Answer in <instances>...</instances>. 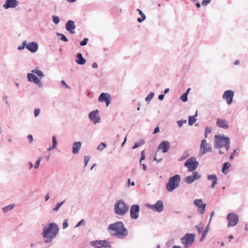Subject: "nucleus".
I'll list each match as a JSON object with an SVG mask.
<instances>
[{
    "label": "nucleus",
    "mask_w": 248,
    "mask_h": 248,
    "mask_svg": "<svg viewBox=\"0 0 248 248\" xmlns=\"http://www.w3.org/2000/svg\"><path fill=\"white\" fill-rule=\"evenodd\" d=\"M59 229L56 223L52 222L45 225L43 229L42 236L46 243H51L58 234Z\"/></svg>",
    "instance_id": "nucleus-1"
},
{
    "label": "nucleus",
    "mask_w": 248,
    "mask_h": 248,
    "mask_svg": "<svg viewBox=\"0 0 248 248\" xmlns=\"http://www.w3.org/2000/svg\"><path fill=\"white\" fill-rule=\"evenodd\" d=\"M108 230L116 232L114 235L117 236H126L128 233V230L124 227V223L121 221L109 224Z\"/></svg>",
    "instance_id": "nucleus-2"
},
{
    "label": "nucleus",
    "mask_w": 248,
    "mask_h": 248,
    "mask_svg": "<svg viewBox=\"0 0 248 248\" xmlns=\"http://www.w3.org/2000/svg\"><path fill=\"white\" fill-rule=\"evenodd\" d=\"M180 180L181 177L179 174H175L170 177L166 184L167 190L169 192L174 190L179 186Z\"/></svg>",
    "instance_id": "nucleus-3"
},
{
    "label": "nucleus",
    "mask_w": 248,
    "mask_h": 248,
    "mask_svg": "<svg viewBox=\"0 0 248 248\" xmlns=\"http://www.w3.org/2000/svg\"><path fill=\"white\" fill-rule=\"evenodd\" d=\"M128 210V206L126 205L123 200H119L114 205V213L115 214L124 216Z\"/></svg>",
    "instance_id": "nucleus-4"
},
{
    "label": "nucleus",
    "mask_w": 248,
    "mask_h": 248,
    "mask_svg": "<svg viewBox=\"0 0 248 248\" xmlns=\"http://www.w3.org/2000/svg\"><path fill=\"white\" fill-rule=\"evenodd\" d=\"M196 238L195 233H186L180 238V242L184 245V248H188L194 242Z\"/></svg>",
    "instance_id": "nucleus-5"
},
{
    "label": "nucleus",
    "mask_w": 248,
    "mask_h": 248,
    "mask_svg": "<svg viewBox=\"0 0 248 248\" xmlns=\"http://www.w3.org/2000/svg\"><path fill=\"white\" fill-rule=\"evenodd\" d=\"M199 163L196 160V158L194 156L188 158L185 162L184 166L188 169L189 171H195L199 166Z\"/></svg>",
    "instance_id": "nucleus-6"
},
{
    "label": "nucleus",
    "mask_w": 248,
    "mask_h": 248,
    "mask_svg": "<svg viewBox=\"0 0 248 248\" xmlns=\"http://www.w3.org/2000/svg\"><path fill=\"white\" fill-rule=\"evenodd\" d=\"M229 137L223 135H216L215 136L214 147L215 148L220 149L223 147L224 144L225 143L226 140L228 139Z\"/></svg>",
    "instance_id": "nucleus-7"
},
{
    "label": "nucleus",
    "mask_w": 248,
    "mask_h": 248,
    "mask_svg": "<svg viewBox=\"0 0 248 248\" xmlns=\"http://www.w3.org/2000/svg\"><path fill=\"white\" fill-rule=\"evenodd\" d=\"M146 206L154 211L158 213H161L164 209L163 202L162 200L157 201L154 204L147 203Z\"/></svg>",
    "instance_id": "nucleus-8"
},
{
    "label": "nucleus",
    "mask_w": 248,
    "mask_h": 248,
    "mask_svg": "<svg viewBox=\"0 0 248 248\" xmlns=\"http://www.w3.org/2000/svg\"><path fill=\"white\" fill-rule=\"evenodd\" d=\"M212 151V148L209 145L207 144L206 140L204 139L202 140L199 156L201 157L207 152H211Z\"/></svg>",
    "instance_id": "nucleus-9"
},
{
    "label": "nucleus",
    "mask_w": 248,
    "mask_h": 248,
    "mask_svg": "<svg viewBox=\"0 0 248 248\" xmlns=\"http://www.w3.org/2000/svg\"><path fill=\"white\" fill-rule=\"evenodd\" d=\"M228 220V227L231 226H234L237 225L239 221L238 216L234 213H229L227 217Z\"/></svg>",
    "instance_id": "nucleus-10"
},
{
    "label": "nucleus",
    "mask_w": 248,
    "mask_h": 248,
    "mask_svg": "<svg viewBox=\"0 0 248 248\" xmlns=\"http://www.w3.org/2000/svg\"><path fill=\"white\" fill-rule=\"evenodd\" d=\"M140 210V205L137 204H133L130 209V216L132 219H137L139 217Z\"/></svg>",
    "instance_id": "nucleus-11"
},
{
    "label": "nucleus",
    "mask_w": 248,
    "mask_h": 248,
    "mask_svg": "<svg viewBox=\"0 0 248 248\" xmlns=\"http://www.w3.org/2000/svg\"><path fill=\"white\" fill-rule=\"evenodd\" d=\"M27 78L28 81L35 83L39 88H41L43 86V84L40 79L32 72L31 73H29L27 74Z\"/></svg>",
    "instance_id": "nucleus-12"
},
{
    "label": "nucleus",
    "mask_w": 248,
    "mask_h": 248,
    "mask_svg": "<svg viewBox=\"0 0 248 248\" xmlns=\"http://www.w3.org/2000/svg\"><path fill=\"white\" fill-rule=\"evenodd\" d=\"M98 110L95 109L91 111L89 114V119L94 124L99 123L101 122V118L98 115Z\"/></svg>",
    "instance_id": "nucleus-13"
},
{
    "label": "nucleus",
    "mask_w": 248,
    "mask_h": 248,
    "mask_svg": "<svg viewBox=\"0 0 248 248\" xmlns=\"http://www.w3.org/2000/svg\"><path fill=\"white\" fill-rule=\"evenodd\" d=\"M234 92L231 90H226L224 92L222 98L226 100L228 105H231L233 101Z\"/></svg>",
    "instance_id": "nucleus-14"
},
{
    "label": "nucleus",
    "mask_w": 248,
    "mask_h": 248,
    "mask_svg": "<svg viewBox=\"0 0 248 248\" xmlns=\"http://www.w3.org/2000/svg\"><path fill=\"white\" fill-rule=\"evenodd\" d=\"M98 101L99 102H105L107 107L110 104L111 96L108 93H102L98 97Z\"/></svg>",
    "instance_id": "nucleus-15"
},
{
    "label": "nucleus",
    "mask_w": 248,
    "mask_h": 248,
    "mask_svg": "<svg viewBox=\"0 0 248 248\" xmlns=\"http://www.w3.org/2000/svg\"><path fill=\"white\" fill-rule=\"evenodd\" d=\"M201 177V175L197 171H193L191 175L187 176L185 178V181L187 184H190Z\"/></svg>",
    "instance_id": "nucleus-16"
},
{
    "label": "nucleus",
    "mask_w": 248,
    "mask_h": 248,
    "mask_svg": "<svg viewBox=\"0 0 248 248\" xmlns=\"http://www.w3.org/2000/svg\"><path fill=\"white\" fill-rule=\"evenodd\" d=\"M18 4L19 2L17 0H6L5 3L3 5V7L5 9L15 8L18 6Z\"/></svg>",
    "instance_id": "nucleus-17"
},
{
    "label": "nucleus",
    "mask_w": 248,
    "mask_h": 248,
    "mask_svg": "<svg viewBox=\"0 0 248 248\" xmlns=\"http://www.w3.org/2000/svg\"><path fill=\"white\" fill-rule=\"evenodd\" d=\"M65 29L71 34L75 33L76 25L75 22L72 20H68L65 25Z\"/></svg>",
    "instance_id": "nucleus-18"
},
{
    "label": "nucleus",
    "mask_w": 248,
    "mask_h": 248,
    "mask_svg": "<svg viewBox=\"0 0 248 248\" xmlns=\"http://www.w3.org/2000/svg\"><path fill=\"white\" fill-rule=\"evenodd\" d=\"M170 146V143L168 141L163 140L158 146L157 149L158 150H162V152L165 153H167L169 151Z\"/></svg>",
    "instance_id": "nucleus-19"
},
{
    "label": "nucleus",
    "mask_w": 248,
    "mask_h": 248,
    "mask_svg": "<svg viewBox=\"0 0 248 248\" xmlns=\"http://www.w3.org/2000/svg\"><path fill=\"white\" fill-rule=\"evenodd\" d=\"M26 48L31 52L34 53L38 49V45L37 42H31L28 44L27 43Z\"/></svg>",
    "instance_id": "nucleus-20"
},
{
    "label": "nucleus",
    "mask_w": 248,
    "mask_h": 248,
    "mask_svg": "<svg viewBox=\"0 0 248 248\" xmlns=\"http://www.w3.org/2000/svg\"><path fill=\"white\" fill-rule=\"evenodd\" d=\"M207 180L212 181V184L210 187L212 188H214L217 184V178L215 174H210L207 176Z\"/></svg>",
    "instance_id": "nucleus-21"
},
{
    "label": "nucleus",
    "mask_w": 248,
    "mask_h": 248,
    "mask_svg": "<svg viewBox=\"0 0 248 248\" xmlns=\"http://www.w3.org/2000/svg\"><path fill=\"white\" fill-rule=\"evenodd\" d=\"M76 62L79 65H83L86 63V60L83 57L81 53H78L76 56Z\"/></svg>",
    "instance_id": "nucleus-22"
},
{
    "label": "nucleus",
    "mask_w": 248,
    "mask_h": 248,
    "mask_svg": "<svg viewBox=\"0 0 248 248\" xmlns=\"http://www.w3.org/2000/svg\"><path fill=\"white\" fill-rule=\"evenodd\" d=\"M217 125L220 128L228 129L229 127V124L224 120L217 119L216 123Z\"/></svg>",
    "instance_id": "nucleus-23"
},
{
    "label": "nucleus",
    "mask_w": 248,
    "mask_h": 248,
    "mask_svg": "<svg viewBox=\"0 0 248 248\" xmlns=\"http://www.w3.org/2000/svg\"><path fill=\"white\" fill-rule=\"evenodd\" d=\"M81 143L80 141H76L73 143L72 147V152L73 154H77L78 153L81 148Z\"/></svg>",
    "instance_id": "nucleus-24"
},
{
    "label": "nucleus",
    "mask_w": 248,
    "mask_h": 248,
    "mask_svg": "<svg viewBox=\"0 0 248 248\" xmlns=\"http://www.w3.org/2000/svg\"><path fill=\"white\" fill-rule=\"evenodd\" d=\"M91 245L95 248H102V240L93 241L91 242Z\"/></svg>",
    "instance_id": "nucleus-25"
},
{
    "label": "nucleus",
    "mask_w": 248,
    "mask_h": 248,
    "mask_svg": "<svg viewBox=\"0 0 248 248\" xmlns=\"http://www.w3.org/2000/svg\"><path fill=\"white\" fill-rule=\"evenodd\" d=\"M231 164L229 162L224 163L222 165L221 171L223 173L226 174L228 172V169L230 167Z\"/></svg>",
    "instance_id": "nucleus-26"
},
{
    "label": "nucleus",
    "mask_w": 248,
    "mask_h": 248,
    "mask_svg": "<svg viewBox=\"0 0 248 248\" xmlns=\"http://www.w3.org/2000/svg\"><path fill=\"white\" fill-rule=\"evenodd\" d=\"M197 116V111L196 112V113L193 116H188V125L191 126L193 125L196 121L197 119L196 117Z\"/></svg>",
    "instance_id": "nucleus-27"
},
{
    "label": "nucleus",
    "mask_w": 248,
    "mask_h": 248,
    "mask_svg": "<svg viewBox=\"0 0 248 248\" xmlns=\"http://www.w3.org/2000/svg\"><path fill=\"white\" fill-rule=\"evenodd\" d=\"M209 226H210V224H207L204 230L203 231V232H202V236L200 239V242H202L205 239V238L207 235V233L209 230Z\"/></svg>",
    "instance_id": "nucleus-28"
},
{
    "label": "nucleus",
    "mask_w": 248,
    "mask_h": 248,
    "mask_svg": "<svg viewBox=\"0 0 248 248\" xmlns=\"http://www.w3.org/2000/svg\"><path fill=\"white\" fill-rule=\"evenodd\" d=\"M137 11L139 12V15L141 16V17L138 18L137 21L139 23H141L146 19V16L141 10L137 9Z\"/></svg>",
    "instance_id": "nucleus-29"
},
{
    "label": "nucleus",
    "mask_w": 248,
    "mask_h": 248,
    "mask_svg": "<svg viewBox=\"0 0 248 248\" xmlns=\"http://www.w3.org/2000/svg\"><path fill=\"white\" fill-rule=\"evenodd\" d=\"M31 71L32 73L36 74L39 77L41 78L44 77L45 76L43 72L42 71L39 70L38 67H36V68L32 70Z\"/></svg>",
    "instance_id": "nucleus-30"
},
{
    "label": "nucleus",
    "mask_w": 248,
    "mask_h": 248,
    "mask_svg": "<svg viewBox=\"0 0 248 248\" xmlns=\"http://www.w3.org/2000/svg\"><path fill=\"white\" fill-rule=\"evenodd\" d=\"M206 206V203L200 204V206H198L199 212L201 214H203L205 212Z\"/></svg>",
    "instance_id": "nucleus-31"
},
{
    "label": "nucleus",
    "mask_w": 248,
    "mask_h": 248,
    "mask_svg": "<svg viewBox=\"0 0 248 248\" xmlns=\"http://www.w3.org/2000/svg\"><path fill=\"white\" fill-rule=\"evenodd\" d=\"M102 247L105 248H111V245L110 242L106 240H102Z\"/></svg>",
    "instance_id": "nucleus-32"
},
{
    "label": "nucleus",
    "mask_w": 248,
    "mask_h": 248,
    "mask_svg": "<svg viewBox=\"0 0 248 248\" xmlns=\"http://www.w3.org/2000/svg\"><path fill=\"white\" fill-rule=\"evenodd\" d=\"M56 35L57 36H60V40L63 42H67L68 41V39L67 38V37L65 36V35L62 33L57 32Z\"/></svg>",
    "instance_id": "nucleus-33"
},
{
    "label": "nucleus",
    "mask_w": 248,
    "mask_h": 248,
    "mask_svg": "<svg viewBox=\"0 0 248 248\" xmlns=\"http://www.w3.org/2000/svg\"><path fill=\"white\" fill-rule=\"evenodd\" d=\"M65 200L63 201L62 202H57L55 207L52 209V211L54 212H57L60 207L65 202Z\"/></svg>",
    "instance_id": "nucleus-34"
},
{
    "label": "nucleus",
    "mask_w": 248,
    "mask_h": 248,
    "mask_svg": "<svg viewBox=\"0 0 248 248\" xmlns=\"http://www.w3.org/2000/svg\"><path fill=\"white\" fill-rule=\"evenodd\" d=\"M15 205L14 204H10L9 205L6 206L2 208L3 211L5 213L11 210L14 207Z\"/></svg>",
    "instance_id": "nucleus-35"
},
{
    "label": "nucleus",
    "mask_w": 248,
    "mask_h": 248,
    "mask_svg": "<svg viewBox=\"0 0 248 248\" xmlns=\"http://www.w3.org/2000/svg\"><path fill=\"white\" fill-rule=\"evenodd\" d=\"M144 143H145V142L143 140H142L140 142H135L134 145L132 146V148L133 149H136V148H138L141 145L144 144Z\"/></svg>",
    "instance_id": "nucleus-36"
},
{
    "label": "nucleus",
    "mask_w": 248,
    "mask_h": 248,
    "mask_svg": "<svg viewBox=\"0 0 248 248\" xmlns=\"http://www.w3.org/2000/svg\"><path fill=\"white\" fill-rule=\"evenodd\" d=\"M188 151H186L183 152L182 156L179 159V161H182L185 160L189 156Z\"/></svg>",
    "instance_id": "nucleus-37"
},
{
    "label": "nucleus",
    "mask_w": 248,
    "mask_h": 248,
    "mask_svg": "<svg viewBox=\"0 0 248 248\" xmlns=\"http://www.w3.org/2000/svg\"><path fill=\"white\" fill-rule=\"evenodd\" d=\"M155 95V93L154 92H150L148 95L145 97V100L146 102L150 101Z\"/></svg>",
    "instance_id": "nucleus-38"
},
{
    "label": "nucleus",
    "mask_w": 248,
    "mask_h": 248,
    "mask_svg": "<svg viewBox=\"0 0 248 248\" xmlns=\"http://www.w3.org/2000/svg\"><path fill=\"white\" fill-rule=\"evenodd\" d=\"M225 143L224 144L223 147L225 148L226 151H228L230 147V139L229 138L228 139L226 140Z\"/></svg>",
    "instance_id": "nucleus-39"
},
{
    "label": "nucleus",
    "mask_w": 248,
    "mask_h": 248,
    "mask_svg": "<svg viewBox=\"0 0 248 248\" xmlns=\"http://www.w3.org/2000/svg\"><path fill=\"white\" fill-rule=\"evenodd\" d=\"M187 96V93H183L180 97V100L183 102H186L188 100Z\"/></svg>",
    "instance_id": "nucleus-40"
},
{
    "label": "nucleus",
    "mask_w": 248,
    "mask_h": 248,
    "mask_svg": "<svg viewBox=\"0 0 248 248\" xmlns=\"http://www.w3.org/2000/svg\"><path fill=\"white\" fill-rule=\"evenodd\" d=\"M52 21L55 24L57 25L60 22V19L58 16L54 15L52 16Z\"/></svg>",
    "instance_id": "nucleus-41"
},
{
    "label": "nucleus",
    "mask_w": 248,
    "mask_h": 248,
    "mask_svg": "<svg viewBox=\"0 0 248 248\" xmlns=\"http://www.w3.org/2000/svg\"><path fill=\"white\" fill-rule=\"evenodd\" d=\"M26 45H27V41L25 40L22 42V44L21 45H20L17 47V49L19 50H23L25 48V47L26 48Z\"/></svg>",
    "instance_id": "nucleus-42"
},
{
    "label": "nucleus",
    "mask_w": 248,
    "mask_h": 248,
    "mask_svg": "<svg viewBox=\"0 0 248 248\" xmlns=\"http://www.w3.org/2000/svg\"><path fill=\"white\" fill-rule=\"evenodd\" d=\"M202 204H203V203L202 199H196L194 201V204L197 207Z\"/></svg>",
    "instance_id": "nucleus-43"
},
{
    "label": "nucleus",
    "mask_w": 248,
    "mask_h": 248,
    "mask_svg": "<svg viewBox=\"0 0 248 248\" xmlns=\"http://www.w3.org/2000/svg\"><path fill=\"white\" fill-rule=\"evenodd\" d=\"M196 228L198 233H201L203 230V227L202 226V222L200 224L196 226Z\"/></svg>",
    "instance_id": "nucleus-44"
},
{
    "label": "nucleus",
    "mask_w": 248,
    "mask_h": 248,
    "mask_svg": "<svg viewBox=\"0 0 248 248\" xmlns=\"http://www.w3.org/2000/svg\"><path fill=\"white\" fill-rule=\"evenodd\" d=\"M107 145L104 142H101L97 147V149L98 150L102 151L106 147Z\"/></svg>",
    "instance_id": "nucleus-45"
},
{
    "label": "nucleus",
    "mask_w": 248,
    "mask_h": 248,
    "mask_svg": "<svg viewBox=\"0 0 248 248\" xmlns=\"http://www.w3.org/2000/svg\"><path fill=\"white\" fill-rule=\"evenodd\" d=\"M239 149L237 148L236 149H234L233 150V153L230 156L229 159L232 160L234 158V154H238L239 152Z\"/></svg>",
    "instance_id": "nucleus-46"
},
{
    "label": "nucleus",
    "mask_w": 248,
    "mask_h": 248,
    "mask_svg": "<svg viewBox=\"0 0 248 248\" xmlns=\"http://www.w3.org/2000/svg\"><path fill=\"white\" fill-rule=\"evenodd\" d=\"M186 120H180L177 122V125L179 127H181L183 126L184 124H186Z\"/></svg>",
    "instance_id": "nucleus-47"
},
{
    "label": "nucleus",
    "mask_w": 248,
    "mask_h": 248,
    "mask_svg": "<svg viewBox=\"0 0 248 248\" xmlns=\"http://www.w3.org/2000/svg\"><path fill=\"white\" fill-rule=\"evenodd\" d=\"M88 38H84V39L80 42V45L81 46H84L87 45L88 42Z\"/></svg>",
    "instance_id": "nucleus-48"
},
{
    "label": "nucleus",
    "mask_w": 248,
    "mask_h": 248,
    "mask_svg": "<svg viewBox=\"0 0 248 248\" xmlns=\"http://www.w3.org/2000/svg\"><path fill=\"white\" fill-rule=\"evenodd\" d=\"M211 131H212L211 127H206L205 129V134H204L205 138H206L207 134L210 133L211 132Z\"/></svg>",
    "instance_id": "nucleus-49"
},
{
    "label": "nucleus",
    "mask_w": 248,
    "mask_h": 248,
    "mask_svg": "<svg viewBox=\"0 0 248 248\" xmlns=\"http://www.w3.org/2000/svg\"><path fill=\"white\" fill-rule=\"evenodd\" d=\"M174 243V239L171 238L168 241H167L166 243V245L167 247H169L171 246Z\"/></svg>",
    "instance_id": "nucleus-50"
},
{
    "label": "nucleus",
    "mask_w": 248,
    "mask_h": 248,
    "mask_svg": "<svg viewBox=\"0 0 248 248\" xmlns=\"http://www.w3.org/2000/svg\"><path fill=\"white\" fill-rule=\"evenodd\" d=\"M52 145L53 147H56L57 144V141L56 137L55 136H52Z\"/></svg>",
    "instance_id": "nucleus-51"
},
{
    "label": "nucleus",
    "mask_w": 248,
    "mask_h": 248,
    "mask_svg": "<svg viewBox=\"0 0 248 248\" xmlns=\"http://www.w3.org/2000/svg\"><path fill=\"white\" fill-rule=\"evenodd\" d=\"M41 160V158L40 157H39L37 159V160L36 161L35 164L34 166V168L35 169H36L39 167V166L40 165V163Z\"/></svg>",
    "instance_id": "nucleus-52"
},
{
    "label": "nucleus",
    "mask_w": 248,
    "mask_h": 248,
    "mask_svg": "<svg viewBox=\"0 0 248 248\" xmlns=\"http://www.w3.org/2000/svg\"><path fill=\"white\" fill-rule=\"evenodd\" d=\"M40 113V108H35L34 110V115L35 117H38Z\"/></svg>",
    "instance_id": "nucleus-53"
},
{
    "label": "nucleus",
    "mask_w": 248,
    "mask_h": 248,
    "mask_svg": "<svg viewBox=\"0 0 248 248\" xmlns=\"http://www.w3.org/2000/svg\"><path fill=\"white\" fill-rule=\"evenodd\" d=\"M211 0H203L201 4L203 6H206L207 4L210 3Z\"/></svg>",
    "instance_id": "nucleus-54"
},
{
    "label": "nucleus",
    "mask_w": 248,
    "mask_h": 248,
    "mask_svg": "<svg viewBox=\"0 0 248 248\" xmlns=\"http://www.w3.org/2000/svg\"><path fill=\"white\" fill-rule=\"evenodd\" d=\"M85 223V221L84 219H82L81 220H80L76 225L75 227H78L80 226L81 225H83Z\"/></svg>",
    "instance_id": "nucleus-55"
},
{
    "label": "nucleus",
    "mask_w": 248,
    "mask_h": 248,
    "mask_svg": "<svg viewBox=\"0 0 248 248\" xmlns=\"http://www.w3.org/2000/svg\"><path fill=\"white\" fill-rule=\"evenodd\" d=\"M131 180L130 179H128L127 180V183H126V185H127V187H129L130 186V185H131L132 186H134L135 184V182H132L131 183L130 182Z\"/></svg>",
    "instance_id": "nucleus-56"
},
{
    "label": "nucleus",
    "mask_w": 248,
    "mask_h": 248,
    "mask_svg": "<svg viewBox=\"0 0 248 248\" xmlns=\"http://www.w3.org/2000/svg\"><path fill=\"white\" fill-rule=\"evenodd\" d=\"M90 159V157L89 156H84V163H85V166H86L88 164V163Z\"/></svg>",
    "instance_id": "nucleus-57"
},
{
    "label": "nucleus",
    "mask_w": 248,
    "mask_h": 248,
    "mask_svg": "<svg viewBox=\"0 0 248 248\" xmlns=\"http://www.w3.org/2000/svg\"><path fill=\"white\" fill-rule=\"evenodd\" d=\"M68 226V223L67 222V219H65L62 223V228L63 229H66Z\"/></svg>",
    "instance_id": "nucleus-58"
},
{
    "label": "nucleus",
    "mask_w": 248,
    "mask_h": 248,
    "mask_svg": "<svg viewBox=\"0 0 248 248\" xmlns=\"http://www.w3.org/2000/svg\"><path fill=\"white\" fill-rule=\"evenodd\" d=\"M61 85L62 86H64V87H65L67 89H69L70 88V87L66 84L65 81L64 80H63L61 81Z\"/></svg>",
    "instance_id": "nucleus-59"
},
{
    "label": "nucleus",
    "mask_w": 248,
    "mask_h": 248,
    "mask_svg": "<svg viewBox=\"0 0 248 248\" xmlns=\"http://www.w3.org/2000/svg\"><path fill=\"white\" fill-rule=\"evenodd\" d=\"M27 138L30 143H31L33 140V136L31 134L28 135Z\"/></svg>",
    "instance_id": "nucleus-60"
},
{
    "label": "nucleus",
    "mask_w": 248,
    "mask_h": 248,
    "mask_svg": "<svg viewBox=\"0 0 248 248\" xmlns=\"http://www.w3.org/2000/svg\"><path fill=\"white\" fill-rule=\"evenodd\" d=\"M215 214V211H212L211 213H210V219H209V222H208V223L209 224H210V222L212 220V217H213V216Z\"/></svg>",
    "instance_id": "nucleus-61"
},
{
    "label": "nucleus",
    "mask_w": 248,
    "mask_h": 248,
    "mask_svg": "<svg viewBox=\"0 0 248 248\" xmlns=\"http://www.w3.org/2000/svg\"><path fill=\"white\" fill-rule=\"evenodd\" d=\"M159 127L157 126L156 127H155V128L154 129V131H153V134H156L158 132H159Z\"/></svg>",
    "instance_id": "nucleus-62"
},
{
    "label": "nucleus",
    "mask_w": 248,
    "mask_h": 248,
    "mask_svg": "<svg viewBox=\"0 0 248 248\" xmlns=\"http://www.w3.org/2000/svg\"><path fill=\"white\" fill-rule=\"evenodd\" d=\"M164 94H161L159 95L158 96V99L160 101L163 100L164 98Z\"/></svg>",
    "instance_id": "nucleus-63"
},
{
    "label": "nucleus",
    "mask_w": 248,
    "mask_h": 248,
    "mask_svg": "<svg viewBox=\"0 0 248 248\" xmlns=\"http://www.w3.org/2000/svg\"><path fill=\"white\" fill-rule=\"evenodd\" d=\"M92 67L93 68H97L98 67V64L96 62H93L92 64Z\"/></svg>",
    "instance_id": "nucleus-64"
}]
</instances>
